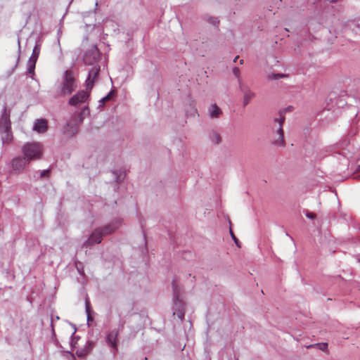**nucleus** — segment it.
<instances>
[{"mask_svg":"<svg viewBox=\"0 0 360 360\" xmlns=\"http://www.w3.org/2000/svg\"><path fill=\"white\" fill-rule=\"evenodd\" d=\"M10 114V110L5 107L0 118V135L4 144H9L13 138L11 131Z\"/></svg>","mask_w":360,"mask_h":360,"instance_id":"nucleus-1","label":"nucleus"},{"mask_svg":"<svg viewBox=\"0 0 360 360\" xmlns=\"http://www.w3.org/2000/svg\"><path fill=\"white\" fill-rule=\"evenodd\" d=\"M77 87V79L72 70L65 71L60 85L57 96L70 95Z\"/></svg>","mask_w":360,"mask_h":360,"instance_id":"nucleus-2","label":"nucleus"},{"mask_svg":"<svg viewBox=\"0 0 360 360\" xmlns=\"http://www.w3.org/2000/svg\"><path fill=\"white\" fill-rule=\"evenodd\" d=\"M44 148L41 143L38 142L26 143L22 147L23 157L30 163L41 159Z\"/></svg>","mask_w":360,"mask_h":360,"instance_id":"nucleus-3","label":"nucleus"},{"mask_svg":"<svg viewBox=\"0 0 360 360\" xmlns=\"http://www.w3.org/2000/svg\"><path fill=\"white\" fill-rule=\"evenodd\" d=\"M285 116L280 113L278 118L274 119V126L273 127L274 131L276 133L277 138L274 140V143L278 146H284L285 142L284 140V132H283V123L285 122Z\"/></svg>","mask_w":360,"mask_h":360,"instance_id":"nucleus-4","label":"nucleus"},{"mask_svg":"<svg viewBox=\"0 0 360 360\" xmlns=\"http://www.w3.org/2000/svg\"><path fill=\"white\" fill-rule=\"evenodd\" d=\"M115 230V228L112 227L111 225L106 226L102 229H96L91 233L86 243L88 245L100 243L102 240L103 236L110 234Z\"/></svg>","mask_w":360,"mask_h":360,"instance_id":"nucleus-5","label":"nucleus"},{"mask_svg":"<svg viewBox=\"0 0 360 360\" xmlns=\"http://www.w3.org/2000/svg\"><path fill=\"white\" fill-rule=\"evenodd\" d=\"M30 162L21 156H17L11 160V172L15 174H19L22 173Z\"/></svg>","mask_w":360,"mask_h":360,"instance_id":"nucleus-6","label":"nucleus"},{"mask_svg":"<svg viewBox=\"0 0 360 360\" xmlns=\"http://www.w3.org/2000/svg\"><path fill=\"white\" fill-rule=\"evenodd\" d=\"M172 286L174 295V307L177 309L176 311H174L173 314L176 315L179 319H183L184 317V304L179 298L177 284L176 281H173Z\"/></svg>","mask_w":360,"mask_h":360,"instance_id":"nucleus-7","label":"nucleus"},{"mask_svg":"<svg viewBox=\"0 0 360 360\" xmlns=\"http://www.w3.org/2000/svg\"><path fill=\"white\" fill-rule=\"evenodd\" d=\"M100 53L96 46L91 47L87 51L83 57L84 63L86 65H93L96 63Z\"/></svg>","mask_w":360,"mask_h":360,"instance_id":"nucleus-8","label":"nucleus"},{"mask_svg":"<svg viewBox=\"0 0 360 360\" xmlns=\"http://www.w3.org/2000/svg\"><path fill=\"white\" fill-rule=\"evenodd\" d=\"M89 96V94L84 91H79L77 94L73 96L70 100L69 103L71 105H76L78 103L85 102L88 97Z\"/></svg>","mask_w":360,"mask_h":360,"instance_id":"nucleus-9","label":"nucleus"},{"mask_svg":"<svg viewBox=\"0 0 360 360\" xmlns=\"http://www.w3.org/2000/svg\"><path fill=\"white\" fill-rule=\"evenodd\" d=\"M117 337L118 332L117 330H112L107 335L106 341L109 347L113 351V352H116L118 349L117 348Z\"/></svg>","mask_w":360,"mask_h":360,"instance_id":"nucleus-10","label":"nucleus"},{"mask_svg":"<svg viewBox=\"0 0 360 360\" xmlns=\"http://www.w3.org/2000/svg\"><path fill=\"white\" fill-rule=\"evenodd\" d=\"M33 129L39 134L45 133L48 129V121L46 119L37 120Z\"/></svg>","mask_w":360,"mask_h":360,"instance_id":"nucleus-11","label":"nucleus"},{"mask_svg":"<svg viewBox=\"0 0 360 360\" xmlns=\"http://www.w3.org/2000/svg\"><path fill=\"white\" fill-rule=\"evenodd\" d=\"M100 69H91L89 73V77L86 81V89L91 91L94 86L95 79H96Z\"/></svg>","mask_w":360,"mask_h":360,"instance_id":"nucleus-12","label":"nucleus"},{"mask_svg":"<svg viewBox=\"0 0 360 360\" xmlns=\"http://www.w3.org/2000/svg\"><path fill=\"white\" fill-rule=\"evenodd\" d=\"M40 53V46L37 44L32 51V56L30 57L27 63V68H35L36 62Z\"/></svg>","mask_w":360,"mask_h":360,"instance_id":"nucleus-13","label":"nucleus"},{"mask_svg":"<svg viewBox=\"0 0 360 360\" xmlns=\"http://www.w3.org/2000/svg\"><path fill=\"white\" fill-rule=\"evenodd\" d=\"M208 111L211 118H218L222 114V110L217 104L211 105Z\"/></svg>","mask_w":360,"mask_h":360,"instance_id":"nucleus-14","label":"nucleus"},{"mask_svg":"<svg viewBox=\"0 0 360 360\" xmlns=\"http://www.w3.org/2000/svg\"><path fill=\"white\" fill-rule=\"evenodd\" d=\"M255 94L252 91L247 89L244 91L243 105L246 106L251 100L255 97Z\"/></svg>","mask_w":360,"mask_h":360,"instance_id":"nucleus-15","label":"nucleus"},{"mask_svg":"<svg viewBox=\"0 0 360 360\" xmlns=\"http://www.w3.org/2000/svg\"><path fill=\"white\" fill-rule=\"evenodd\" d=\"M288 75L286 74H271L268 75V79L269 80H278L282 78L288 77Z\"/></svg>","mask_w":360,"mask_h":360,"instance_id":"nucleus-16","label":"nucleus"},{"mask_svg":"<svg viewBox=\"0 0 360 360\" xmlns=\"http://www.w3.org/2000/svg\"><path fill=\"white\" fill-rule=\"evenodd\" d=\"M211 140L214 143L218 144L221 142V138L219 134L213 132L211 134Z\"/></svg>","mask_w":360,"mask_h":360,"instance_id":"nucleus-17","label":"nucleus"},{"mask_svg":"<svg viewBox=\"0 0 360 360\" xmlns=\"http://www.w3.org/2000/svg\"><path fill=\"white\" fill-rule=\"evenodd\" d=\"M315 346L319 347V348L321 350H326L327 349V347H328V344L327 343H323V344L311 345L308 346L307 348L313 347H315Z\"/></svg>","mask_w":360,"mask_h":360,"instance_id":"nucleus-18","label":"nucleus"},{"mask_svg":"<svg viewBox=\"0 0 360 360\" xmlns=\"http://www.w3.org/2000/svg\"><path fill=\"white\" fill-rule=\"evenodd\" d=\"M230 233H231V235L232 238H233V240H234L235 243L236 244V245H237L238 247H239V248H240V241H239V240H238V239L236 237V236L233 234V231H232L231 230L230 231Z\"/></svg>","mask_w":360,"mask_h":360,"instance_id":"nucleus-19","label":"nucleus"},{"mask_svg":"<svg viewBox=\"0 0 360 360\" xmlns=\"http://www.w3.org/2000/svg\"><path fill=\"white\" fill-rule=\"evenodd\" d=\"M112 95H113V91H110L106 96L103 98L102 101L104 103V102H106V101L110 100Z\"/></svg>","mask_w":360,"mask_h":360,"instance_id":"nucleus-20","label":"nucleus"},{"mask_svg":"<svg viewBox=\"0 0 360 360\" xmlns=\"http://www.w3.org/2000/svg\"><path fill=\"white\" fill-rule=\"evenodd\" d=\"M209 22L211 24H212L213 25H217L219 23V21L216 18H209Z\"/></svg>","mask_w":360,"mask_h":360,"instance_id":"nucleus-21","label":"nucleus"},{"mask_svg":"<svg viewBox=\"0 0 360 360\" xmlns=\"http://www.w3.org/2000/svg\"><path fill=\"white\" fill-rule=\"evenodd\" d=\"M49 174V169H46V170H43L41 172V177H45V176H48Z\"/></svg>","mask_w":360,"mask_h":360,"instance_id":"nucleus-22","label":"nucleus"},{"mask_svg":"<svg viewBox=\"0 0 360 360\" xmlns=\"http://www.w3.org/2000/svg\"><path fill=\"white\" fill-rule=\"evenodd\" d=\"M306 216L309 218V219H315L316 217V214L314 213H312V212H308L307 213Z\"/></svg>","mask_w":360,"mask_h":360,"instance_id":"nucleus-23","label":"nucleus"},{"mask_svg":"<svg viewBox=\"0 0 360 360\" xmlns=\"http://www.w3.org/2000/svg\"><path fill=\"white\" fill-rule=\"evenodd\" d=\"M233 74L235 76L238 77L240 74V70L239 69H233Z\"/></svg>","mask_w":360,"mask_h":360,"instance_id":"nucleus-24","label":"nucleus"},{"mask_svg":"<svg viewBox=\"0 0 360 360\" xmlns=\"http://www.w3.org/2000/svg\"><path fill=\"white\" fill-rule=\"evenodd\" d=\"M29 70V74L30 75H34V68H32V69H28Z\"/></svg>","mask_w":360,"mask_h":360,"instance_id":"nucleus-25","label":"nucleus"},{"mask_svg":"<svg viewBox=\"0 0 360 360\" xmlns=\"http://www.w3.org/2000/svg\"><path fill=\"white\" fill-rule=\"evenodd\" d=\"M86 311H87V312H89V301L86 302Z\"/></svg>","mask_w":360,"mask_h":360,"instance_id":"nucleus-26","label":"nucleus"},{"mask_svg":"<svg viewBox=\"0 0 360 360\" xmlns=\"http://www.w3.org/2000/svg\"><path fill=\"white\" fill-rule=\"evenodd\" d=\"M269 60H273V61H275V60L274 59V58H273V57H271V58H269ZM276 63H278V61H277V60H276Z\"/></svg>","mask_w":360,"mask_h":360,"instance_id":"nucleus-27","label":"nucleus"},{"mask_svg":"<svg viewBox=\"0 0 360 360\" xmlns=\"http://www.w3.org/2000/svg\"><path fill=\"white\" fill-rule=\"evenodd\" d=\"M268 65H276V64H273L271 63L268 62Z\"/></svg>","mask_w":360,"mask_h":360,"instance_id":"nucleus-28","label":"nucleus"},{"mask_svg":"<svg viewBox=\"0 0 360 360\" xmlns=\"http://www.w3.org/2000/svg\"><path fill=\"white\" fill-rule=\"evenodd\" d=\"M243 60H240V64L242 65L243 64Z\"/></svg>","mask_w":360,"mask_h":360,"instance_id":"nucleus-29","label":"nucleus"},{"mask_svg":"<svg viewBox=\"0 0 360 360\" xmlns=\"http://www.w3.org/2000/svg\"><path fill=\"white\" fill-rule=\"evenodd\" d=\"M101 65H104V64H98V68H100Z\"/></svg>","mask_w":360,"mask_h":360,"instance_id":"nucleus-30","label":"nucleus"}]
</instances>
